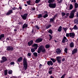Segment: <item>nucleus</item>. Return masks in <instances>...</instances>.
<instances>
[{
	"mask_svg": "<svg viewBox=\"0 0 78 78\" xmlns=\"http://www.w3.org/2000/svg\"><path fill=\"white\" fill-rule=\"evenodd\" d=\"M73 29L74 30H78V27H76V26L75 25L73 27Z\"/></svg>",
	"mask_w": 78,
	"mask_h": 78,
	"instance_id": "cd10ccee",
	"label": "nucleus"
},
{
	"mask_svg": "<svg viewBox=\"0 0 78 78\" xmlns=\"http://www.w3.org/2000/svg\"><path fill=\"white\" fill-rule=\"evenodd\" d=\"M57 60L58 63H61V57L58 56L57 57Z\"/></svg>",
	"mask_w": 78,
	"mask_h": 78,
	"instance_id": "1a4fd4ad",
	"label": "nucleus"
},
{
	"mask_svg": "<svg viewBox=\"0 0 78 78\" xmlns=\"http://www.w3.org/2000/svg\"><path fill=\"white\" fill-rule=\"evenodd\" d=\"M75 10H73L71 12L70 15L69 16V18H73V17H74V14H75Z\"/></svg>",
	"mask_w": 78,
	"mask_h": 78,
	"instance_id": "7ed1b4c3",
	"label": "nucleus"
},
{
	"mask_svg": "<svg viewBox=\"0 0 78 78\" xmlns=\"http://www.w3.org/2000/svg\"><path fill=\"white\" fill-rule=\"evenodd\" d=\"M48 73L49 74H50V75H51V74H52V71L49 70L48 72Z\"/></svg>",
	"mask_w": 78,
	"mask_h": 78,
	"instance_id": "a18cd8bd",
	"label": "nucleus"
},
{
	"mask_svg": "<svg viewBox=\"0 0 78 78\" xmlns=\"http://www.w3.org/2000/svg\"><path fill=\"white\" fill-rule=\"evenodd\" d=\"M42 66L41 64H40L39 65V68H41V66Z\"/></svg>",
	"mask_w": 78,
	"mask_h": 78,
	"instance_id": "13d9d810",
	"label": "nucleus"
},
{
	"mask_svg": "<svg viewBox=\"0 0 78 78\" xmlns=\"http://www.w3.org/2000/svg\"><path fill=\"white\" fill-rule=\"evenodd\" d=\"M56 52L57 54H59L61 53V50L60 49H57L56 51Z\"/></svg>",
	"mask_w": 78,
	"mask_h": 78,
	"instance_id": "dca6fc26",
	"label": "nucleus"
},
{
	"mask_svg": "<svg viewBox=\"0 0 78 78\" xmlns=\"http://www.w3.org/2000/svg\"><path fill=\"white\" fill-rule=\"evenodd\" d=\"M14 31L15 32H16V31H17V30H16V29H14Z\"/></svg>",
	"mask_w": 78,
	"mask_h": 78,
	"instance_id": "69168bd1",
	"label": "nucleus"
},
{
	"mask_svg": "<svg viewBox=\"0 0 78 78\" xmlns=\"http://www.w3.org/2000/svg\"><path fill=\"white\" fill-rule=\"evenodd\" d=\"M75 8H77L78 7V4L77 3H75Z\"/></svg>",
	"mask_w": 78,
	"mask_h": 78,
	"instance_id": "7c9ffc66",
	"label": "nucleus"
},
{
	"mask_svg": "<svg viewBox=\"0 0 78 78\" xmlns=\"http://www.w3.org/2000/svg\"><path fill=\"white\" fill-rule=\"evenodd\" d=\"M56 6V4L55 3H50L49 4V6L51 8H55Z\"/></svg>",
	"mask_w": 78,
	"mask_h": 78,
	"instance_id": "20e7f679",
	"label": "nucleus"
},
{
	"mask_svg": "<svg viewBox=\"0 0 78 78\" xmlns=\"http://www.w3.org/2000/svg\"><path fill=\"white\" fill-rule=\"evenodd\" d=\"M27 55L28 56H31V53H28L27 54Z\"/></svg>",
	"mask_w": 78,
	"mask_h": 78,
	"instance_id": "864d4df0",
	"label": "nucleus"
},
{
	"mask_svg": "<svg viewBox=\"0 0 78 78\" xmlns=\"http://www.w3.org/2000/svg\"><path fill=\"white\" fill-rule=\"evenodd\" d=\"M62 16H65V15H66V13L64 12H62Z\"/></svg>",
	"mask_w": 78,
	"mask_h": 78,
	"instance_id": "3c124183",
	"label": "nucleus"
},
{
	"mask_svg": "<svg viewBox=\"0 0 78 78\" xmlns=\"http://www.w3.org/2000/svg\"><path fill=\"white\" fill-rule=\"evenodd\" d=\"M34 10H35L34 8H33L32 9V11H34Z\"/></svg>",
	"mask_w": 78,
	"mask_h": 78,
	"instance_id": "bf43d9fd",
	"label": "nucleus"
},
{
	"mask_svg": "<svg viewBox=\"0 0 78 78\" xmlns=\"http://www.w3.org/2000/svg\"><path fill=\"white\" fill-rule=\"evenodd\" d=\"M46 48H48L50 47V45L49 44H47L45 46Z\"/></svg>",
	"mask_w": 78,
	"mask_h": 78,
	"instance_id": "72a5a7b5",
	"label": "nucleus"
},
{
	"mask_svg": "<svg viewBox=\"0 0 78 78\" xmlns=\"http://www.w3.org/2000/svg\"><path fill=\"white\" fill-rule=\"evenodd\" d=\"M2 59V60L0 61V62H1V63L7 61V58H6V57L5 56H3Z\"/></svg>",
	"mask_w": 78,
	"mask_h": 78,
	"instance_id": "39448f33",
	"label": "nucleus"
},
{
	"mask_svg": "<svg viewBox=\"0 0 78 78\" xmlns=\"http://www.w3.org/2000/svg\"><path fill=\"white\" fill-rule=\"evenodd\" d=\"M42 17V15L41 14H40L38 15V17H37V18H41Z\"/></svg>",
	"mask_w": 78,
	"mask_h": 78,
	"instance_id": "58836bf2",
	"label": "nucleus"
},
{
	"mask_svg": "<svg viewBox=\"0 0 78 78\" xmlns=\"http://www.w3.org/2000/svg\"><path fill=\"white\" fill-rule=\"evenodd\" d=\"M27 27L28 25L26 23H25L23 26V29H24V28H27Z\"/></svg>",
	"mask_w": 78,
	"mask_h": 78,
	"instance_id": "6ab92c4d",
	"label": "nucleus"
},
{
	"mask_svg": "<svg viewBox=\"0 0 78 78\" xmlns=\"http://www.w3.org/2000/svg\"><path fill=\"white\" fill-rule=\"evenodd\" d=\"M12 9H13V10H15V9H16V8L14 7L13 8H12Z\"/></svg>",
	"mask_w": 78,
	"mask_h": 78,
	"instance_id": "6e6d98bb",
	"label": "nucleus"
},
{
	"mask_svg": "<svg viewBox=\"0 0 78 78\" xmlns=\"http://www.w3.org/2000/svg\"><path fill=\"white\" fill-rule=\"evenodd\" d=\"M55 0H49L48 1V3H55Z\"/></svg>",
	"mask_w": 78,
	"mask_h": 78,
	"instance_id": "aec40b11",
	"label": "nucleus"
},
{
	"mask_svg": "<svg viewBox=\"0 0 78 78\" xmlns=\"http://www.w3.org/2000/svg\"><path fill=\"white\" fill-rule=\"evenodd\" d=\"M33 47H34V48L35 50H36L37 48V44H34L33 45Z\"/></svg>",
	"mask_w": 78,
	"mask_h": 78,
	"instance_id": "f3484780",
	"label": "nucleus"
},
{
	"mask_svg": "<svg viewBox=\"0 0 78 78\" xmlns=\"http://www.w3.org/2000/svg\"><path fill=\"white\" fill-rule=\"evenodd\" d=\"M9 74H12V71L11 70H9Z\"/></svg>",
	"mask_w": 78,
	"mask_h": 78,
	"instance_id": "c9c22d12",
	"label": "nucleus"
},
{
	"mask_svg": "<svg viewBox=\"0 0 78 78\" xmlns=\"http://www.w3.org/2000/svg\"><path fill=\"white\" fill-rule=\"evenodd\" d=\"M54 20H53V18H51L50 19V22H53Z\"/></svg>",
	"mask_w": 78,
	"mask_h": 78,
	"instance_id": "de8ad7c7",
	"label": "nucleus"
},
{
	"mask_svg": "<svg viewBox=\"0 0 78 78\" xmlns=\"http://www.w3.org/2000/svg\"><path fill=\"white\" fill-rule=\"evenodd\" d=\"M21 23H20H20H18V24H19V25H20V24H21Z\"/></svg>",
	"mask_w": 78,
	"mask_h": 78,
	"instance_id": "774afa93",
	"label": "nucleus"
},
{
	"mask_svg": "<svg viewBox=\"0 0 78 78\" xmlns=\"http://www.w3.org/2000/svg\"><path fill=\"white\" fill-rule=\"evenodd\" d=\"M10 78H17V77H10Z\"/></svg>",
	"mask_w": 78,
	"mask_h": 78,
	"instance_id": "0e129e2a",
	"label": "nucleus"
},
{
	"mask_svg": "<svg viewBox=\"0 0 78 78\" xmlns=\"http://www.w3.org/2000/svg\"><path fill=\"white\" fill-rule=\"evenodd\" d=\"M73 7L72 4H70L69 5V6H67L66 7V9L67 10H70L73 9Z\"/></svg>",
	"mask_w": 78,
	"mask_h": 78,
	"instance_id": "423d86ee",
	"label": "nucleus"
},
{
	"mask_svg": "<svg viewBox=\"0 0 78 78\" xmlns=\"http://www.w3.org/2000/svg\"><path fill=\"white\" fill-rule=\"evenodd\" d=\"M41 51H42V52H45V49L44 46L42 45L40 46L37 51L38 53H40Z\"/></svg>",
	"mask_w": 78,
	"mask_h": 78,
	"instance_id": "f257e3e1",
	"label": "nucleus"
},
{
	"mask_svg": "<svg viewBox=\"0 0 78 78\" xmlns=\"http://www.w3.org/2000/svg\"><path fill=\"white\" fill-rule=\"evenodd\" d=\"M14 49L11 46H8L7 47V50H8V51H12Z\"/></svg>",
	"mask_w": 78,
	"mask_h": 78,
	"instance_id": "0eeeda50",
	"label": "nucleus"
},
{
	"mask_svg": "<svg viewBox=\"0 0 78 78\" xmlns=\"http://www.w3.org/2000/svg\"><path fill=\"white\" fill-rule=\"evenodd\" d=\"M69 29L72 31V30H73V28H70Z\"/></svg>",
	"mask_w": 78,
	"mask_h": 78,
	"instance_id": "052dcab7",
	"label": "nucleus"
},
{
	"mask_svg": "<svg viewBox=\"0 0 78 78\" xmlns=\"http://www.w3.org/2000/svg\"><path fill=\"white\" fill-rule=\"evenodd\" d=\"M24 19V20H26L27 19V14H24L23 15L21 16Z\"/></svg>",
	"mask_w": 78,
	"mask_h": 78,
	"instance_id": "9b49d317",
	"label": "nucleus"
},
{
	"mask_svg": "<svg viewBox=\"0 0 78 78\" xmlns=\"http://www.w3.org/2000/svg\"><path fill=\"white\" fill-rule=\"evenodd\" d=\"M47 64L48 65V66H50V65H51V66H53V63L52 61H50L48 62Z\"/></svg>",
	"mask_w": 78,
	"mask_h": 78,
	"instance_id": "ddd939ff",
	"label": "nucleus"
},
{
	"mask_svg": "<svg viewBox=\"0 0 78 78\" xmlns=\"http://www.w3.org/2000/svg\"><path fill=\"white\" fill-rule=\"evenodd\" d=\"M5 38L4 37V34H2L0 35V40L3 41L5 39Z\"/></svg>",
	"mask_w": 78,
	"mask_h": 78,
	"instance_id": "9d476101",
	"label": "nucleus"
},
{
	"mask_svg": "<svg viewBox=\"0 0 78 78\" xmlns=\"http://www.w3.org/2000/svg\"><path fill=\"white\" fill-rule=\"evenodd\" d=\"M64 61H65V58H63L62 60V61L64 62Z\"/></svg>",
	"mask_w": 78,
	"mask_h": 78,
	"instance_id": "4d7b16f0",
	"label": "nucleus"
},
{
	"mask_svg": "<svg viewBox=\"0 0 78 78\" xmlns=\"http://www.w3.org/2000/svg\"><path fill=\"white\" fill-rule=\"evenodd\" d=\"M51 59L52 61L53 62H56V60L54 58H51Z\"/></svg>",
	"mask_w": 78,
	"mask_h": 78,
	"instance_id": "f704fd0d",
	"label": "nucleus"
},
{
	"mask_svg": "<svg viewBox=\"0 0 78 78\" xmlns=\"http://www.w3.org/2000/svg\"><path fill=\"white\" fill-rule=\"evenodd\" d=\"M67 38H66V37H64L62 41V42H63V43H64L65 42H67Z\"/></svg>",
	"mask_w": 78,
	"mask_h": 78,
	"instance_id": "2eb2a0df",
	"label": "nucleus"
},
{
	"mask_svg": "<svg viewBox=\"0 0 78 78\" xmlns=\"http://www.w3.org/2000/svg\"><path fill=\"white\" fill-rule=\"evenodd\" d=\"M74 23L76 24H78V19H76L74 20Z\"/></svg>",
	"mask_w": 78,
	"mask_h": 78,
	"instance_id": "393cba45",
	"label": "nucleus"
},
{
	"mask_svg": "<svg viewBox=\"0 0 78 78\" xmlns=\"http://www.w3.org/2000/svg\"><path fill=\"white\" fill-rule=\"evenodd\" d=\"M42 39L41 38H38L35 41V42L39 43L40 42H42Z\"/></svg>",
	"mask_w": 78,
	"mask_h": 78,
	"instance_id": "f8f14e48",
	"label": "nucleus"
},
{
	"mask_svg": "<svg viewBox=\"0 0 78 78\" xmlns=\"http://www.w3.org/2000/svg\"><path fill=\"white\" fill-rule=\"evenodd\" d=\"M34 55L35 57H37V53L36 52L34 53Z\"/></svg>",
	"mask_w": 78,
	"mask_h": 78,
	"instance_id": "c756f323",
	"label": "nucleus"
},
{
	"mask_svg": "<svg viewBox=\"0 0 78 78\" xmlns=\"http://www.w3.org/2000/svg\"><path fill=\"white\" fill-rule=\"evenodd\" d=\"M53 68L52 67H50L49 69V70L50 71H51L52 72V71H53Z\"/></svg>",
	"mask_w": 78,
	"mask_h": 78,
	"instance_id": "473e14b6",
	"label": "nucleus"
},
{
	"mask_svg": "<svg viewBox=\"0 0 78 78\" xmlns=\"http://www.w3.org/2000/svg\"><path fill=\"white\" fill-rule=\"evenodd\" d=\"M73 0V2L75 3L76 2V0Z\"/></svg>",
	"mask_w": 78,
	"mask_h": 78,
	"instance_id": "e2e57ef3",
	"label": "nucleus"
},
{
	"mask_svg": "<svg viewBox=\"0 0 78 78\" xmlns=\"http://www.w3.org/2000/svg\"><path fill=\"white\" fill-rule=\"evenodd\" d=\"M75 36V34L72 33H70V37H74V36Z\"/></svg>",
	"mask_w": 78,
	"mask_h": 78,
	"instance_id": "412c9836",
	"label": "nucleus"
},
{
	"mask_svg": "<svg viewBox=\"0 0 78 78\" xmlns=\"http://www.w3.org/2000/svg\"><path fill=\"white\" fill-rule=\"evenodd\" d=\"M70 33L69 34H66V37H69V36L70 37Z\"/></svg>",
	"mask_w": 78,
	"mask_h": 78,
	"instance_id": "4c0bfd02",
	"label": "nucleus"
},
{
	"mask_svg": "<svg viewBox=\"0 0 78 78\" xmlns=\"http://www.w3.org/2000/svg\"><path fill=\"white\" fill-rule=\"evenodd\" d=\"M27 4L28 5H30L31 4V2L30 1H28L27 2Z\"/></svg>",
	"mask_w": 78,
	"mask_h": 78,
	"instance_id": "b1692460",
	"label": "nucleus"
},
{
	"mask_svg": "<svg viewBox=\"0 0 78 78\" xmlns=\"http://www.w3.org/2000/svg\"><path fill=\"white\" fill-rule=\"evenodd\" d=\"M22 58L20 57V58H19L18 59V62H20V61H22Z\"/></svg>",
	"mask_w": 78,
	"mask_h": 78,
	"instance_id": "c85d7f7f",
	"label": "nucleus"
},
{
	"mask_svg": "<svg viewBox=\"0 0 78 78\" xmlns=\"http://www.w3.org/2000/svg\"><path fill=\"white\" fill-rule=\"evenodd\" d=\"M19 8L20 9V10H21V9H22V7H21V6H20L19 7Z\"/></svg>",
	"mask_w": 78,
	"mask_h": 78,
	"instance_id": "5fc2aeb1",
	"label": "nucleus"
},
{
	"mask_svg": "<svg viewBox=\"0 0 78 78\" xmlns=\"http://www.w3.org/2000/svg\"><path fill=\"white\" fill-rule=\"evenodd\" d=\"M6 40H7V41H9V38H7Z\"/></svg>",
	"mask_w": 78,
	"mask_h": 78,
	"instance_id": "680f3d73",
	"label": "nucleus"
},
{
	"mask_svg": "<svg viewBox=\"0 0 78 78\" xmlns=\"http://www.w3.org/2000/svg\"><path fill=\"white\" fill-rule=\"evenodd\" d=\"M10 64L11 65H12L13 64H14V62H11L10 63Z\"/></svg>",
	"mask_w": 78,
	"mask_h": 78,
	"instance_id": "603ef678",
	"label": "nucleus"
},
{
	"mask_svg": "<svg viewBox=\"0 0 78 78\" xmlns=\"http://www.w3.org/2000/svg\"><path fill=\"white\" fill-rule=\"evenodd\" d=\"M33 43V40L31 41H30L28 43V44L29 46L31 45Z\"/></svg>",
	"mask_w": 78,
	"mask_h": 78,
	"instance_id": "4be33fe9",
	"label": "nucleus"
},
{
	"mask_svg": "<svg viewBox=\"0 0 78 78\" xmlns=\"http://www.w3.org/2000/svg\"><path fill=\"white\" fill-rule=\"evenodd\" d=\"M67 49L66 48H65V50H64V51L66 52V53H67Z\"/></svg>",
	"mask_w": 78,
	"mask_h": 78,
	"instance_id": "c03bdc74",
	"label": "nucleus"
},
{
	"mask_svg": "<svg viewBox=\"0 0 78 78\" xmlns=\"http://www.w3.org/2000/svg\"><path fill=\"white\" fill-rule=\"evenodd\" d=\"M66 75V74H63L62 76L61 77V78H64L65 77V76Z\"/></svg>",
	"mask_w": 78,
	"mask_h": 78,
	"instance_id": "49530a36",
	"label": "nucleus"
},
{
	"mask_svg": "<svg viewBox=\"0 0 78 78\" xmlns=\"http://www.w3.org/2000/svg\"><path fill=\"white\" fill-rule=\"evenodd\" d=\"M12 10H9L8 12L7 13V15H9L10 14H12Z\"/></svg>",
	"mask_w": 78,
	"mask_h": 78,
	"instance_id": "a211bd4d",
	"label": "nucleus"
},
{
	"mask_svg": "<svg viewBox=\"0 0 78 78\" xmlns=\"http://www.w3.org/2000/svg\"><path fill=\"white\" fill-rule=\"evenodd\" d=\"M32 33H33L34 32V30L33 29L32 31Z\"/></svg>",
	"mask_w": 78,
	"mask_h": 78,
	"instance_id": "338daca9",
	"label": "nucleus"
},
{
	"mask_svg": "<svg viewBox=\"0 0 78 78\" xmlns=\"http://www.w3.org/2000/svg\"><path fill=\"white\" fill-rule=\"evenodd\" d=\"M8 72V70H5L4 71V74L5 75H7V74H8L7 72Z\"/></svg>",
	"mask_w": 78,
	"mask_h": 78,
	"instance_id": "2f4dec72",
	"label": "nucleus"
},
{
	"mask_svg": "<svg viewBox=\"0 0 78 78\" xmlns=\"http://www.w3.org/2000/svg\"><path fill=\"white\" fill-rule=\"evenodd\" d=\"M62 30V27L60 26L58 29V31H59V32H60V31H61Z\"/></svg>",
	"mask_w": 78,
	"mask_h": 78,
	"instance_id": "5701e85b",
	"label": "nucleus"
},
{
	"mask_svg": "<svg viewBox=\"0 0 78 78\" xmlns=\"http://www.w3.org/2000/svg\"><path fill=\"white\" fill-rule=\"evenodd\" d=\"M35 28H36L37 30H39L40 28L38 27V26H35Z\"/></svg>",
	"mask_w": 78,
	"mask_h": 78,
	"instance_id": "37998d69",
	"label": "nucleus"
},
{
	"mask_svg": "<svg viewBox=\"0 0 78 78\" xmlns=\"http://www.w3.org/2000/svg\"><path fill=\"white\" fill-rule=\"evenodd\" d=\"M40 1V0H36L35 1L36 3H39V1Z\"/></svg>",
	"mask_w": 78,
	"mask_h": 78,
	"instance_id": "ea45409f",
	"label": "nucleus"
},
{
	"mask_svg": "<svg viewBox=\"0 0 78 78\" xmlns=\"http://www.w3.org/2000/svg\"><path fill=\"white\" fill-rule=\"evenodd\" d=\"M31 51L32 53H33V52H34L35 51V49H34V48H31Z\"/></svg>",
	"mask_w": 78,
	"mask_h": 78,
	"instance_id": "e433bc0d",
	"label": "nucleus"
},
{
	"mask_svg": "<svg viewBox=\"0 0 78 78\" xmlns=\"http://www.w3.org/2000/svg\"><path fill=\"white\" fill-rule=\"evenodd\" d=\"M62 0H60L58 2V3H62Z\"/></svg>",
	"mask_w": 78,
	"mask_h": 78,
	"instance_id": "8fccbe9b",
	"label": "nucleus"
},
{
	"mask_svg": "<svg viewBox=\"0 0 78 78\" xmlns=\"http://www.w3.org/2000/svg\"><path fill=\"white\" fill-rule=\"evenodd\" d=\"M48 33H50V34H51L52 33V30H51V29H50L48 31Z\"/></svg>",
	"mask_w": 78,
	"mask_h": 78,
	"instance_id": "a19ab883",
	"label": "nucleus"
},
{
	"mask_svg": "<svg viewBox=\"0 0 78 78\" xmlns=\"http://www.w3.org/2000/svg\"><path fill=\"white\" fill-rule=\"evenodd\" d=\"M76 52H77V49H74L72 51V54L73 55V54H75V53H76Z\"/></svg>",
	"mask_w": 78,
	"mask_h": 78,
	"instance_id": "4468645a",
	"label": "nucleus"
},
{
	"mask_svg": "<svg viewBox=\"0 0 78 78\" xmlns=\"http://www.w3.org/2000/svg\"><path fill=\"white\" fill-rule=\"evenodd\" d=\"M43 14H44L43 16L44 18H46V17H48V12H47V11H44Z\"/></svg>",
	"mask_w": 78,
	"mask_h": 78,
	"instance_id": "6e6552de",
	"label": "nucleus"
},
{
	"mask_svg": "<svg viewBox=\"0 0 78 78\" xmlns=\"http://www.w3.org/2000/svg\"><path fill=\"white\" fill-rule=\"evenodd\" d=\"M63 30H64L65 32H66V31H67V28H63Z\"/></svg>",
	"mask_w": 78,
	"mask_h": 78,
	"instance_id": "79ce46f5",
	"label": "nucleus"
},
{
	"mask_svg": "<svg viewBox=\"0 0 78 78\" xmlns=\"http://www.w3.org/2000/svg\"><path fill=\"white\" fill-rule=\"evenodd\" d=\"M49 36L50 37V39H51V38H52V36L50 34H49Z\"/></svg>",
	"mask_w": 78,
	"mask_h": 78,
	"instance_id": "09e8293b",
	"label": "nucleus"
},
{
	"mask_svg": "<svg viewBox=\"0 0 78 78\" xmlns=\"http://www.w3.org/2000/svg\"><path fill=\"white\" fill-rule=\"evenodd\" d=\"M27 61V59H26V58L24 57L23 58V66L24 67V69L25 70H27V66H28Z\"/></svg>",
	"mask_w": 78,
	"mask_h": 78,
	"instance_id": "f03ea898",
	"label": "nucleus"
},
{
	"mask_svg": "<svg viewBox=\"0 0 78 78\" xmlns=\"http://www.w3.org/2000/svg\"><path fill=\"white\" fill-rule=\"evenodd\" d=\"M51 25L49 24L48 26H47L46 27V29H48V28H50V27H51Z\"/></svg>",
	"mask_w": 78,
	"mask_h": 78,
	"instance_id": "bb28decb",
	"label": "nucleus"
},
{
	"mask_svg": "<svg viewBox=\"0 0 78 78\" xmlns=\"http://www.w3.org/2000/svg\"><path fill=\"white\" fill-rule=\"evenodd\" d=\"M74 46V44L73 42H72L70 44V47H73Z\"/></svg>",
	"mask_w": 78,
	"mask_h": 78,
	"instance_id": "a878e982",
	"label": "nucleus"
}]
</instances>
